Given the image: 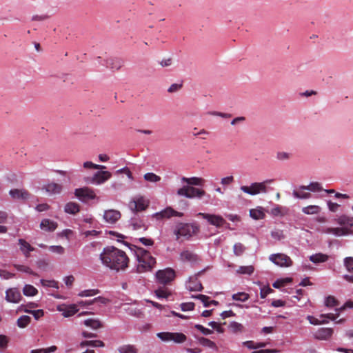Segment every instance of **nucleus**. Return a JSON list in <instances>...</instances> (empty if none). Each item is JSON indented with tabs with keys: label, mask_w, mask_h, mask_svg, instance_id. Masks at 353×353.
<instances>
[{
	"label": "nucleus",
	"mask_w": 353,
	"mask_h": 353,
	"mask_svg": "<svg viewBox=\"0 0 353 353\" xmlns=\"http://www.w3.org/2000/svg\"><path fill=\"white\" fill-rule=\"evenodd\" d=\"M100 259L104 265L116 271L125 270L130 261L125 252L112 246L103 249Z\"/></svg>",
	"instance_id": "f257e3e1"
},
{
	"label": "nucleus",
	"mask_w": 353,
	"mask_h": 353,
	"mask_svg": "<svg viewBox=\"0 0 353 353\" xmlns=\"http://www.w3.org/2000/svg\"><path fill=\"white\" fill-rule=\"evenodd\" d=\"M136 254L138 261L137 271L139 272L150 270L156 263V259L151 256L148 251L143 248H139Z\"/></svg>",
	"instance_id": "f03ea898"
},
{
	"label": "nucleus",
	"mask_w": 353,
	"mask_h": 353,
	"mask_svg": "<svg viewBox=\"0 0 353 353\" xmlns=\"http://www.w3.org/2000/svg\"><path fill=\"white\" fill-rule=\"evenodd\" d=\"M199 232V227L196 224L181 223L178 229L174 231V234L176 236V239H179L180 236L189 239Z\"/></svg>",
	"instance_id": "7ed1b4c3"
},
{
	"label": "nucleus",
	"mask_w": 353,
	"mask_h": 353,
	"mask_svg": "<svg viewBox=\"0 0 353 353\" xmlns=\"http://www.w3.org/2000/svg\"><path fill=\"white\" fill-rule=\"evenodd\" d=\"M272 181V179H270L261 183H252L250 186L242 185L241 186L240 189L241 191L246 194L250 195H256L257 194H259L260 192H266V184L270 183Z\"/></svg>",
	"instance_id": "20e7f679"
},
{
	"label": "nucleus",
	"mask_w": 353,
	"mask_h": 353,
	"mask_svg": "<svg viewBox=\"0 0 353 353\" xmlns=\"http://www.w3.org/2000/svg\"><path fill=\"white\" fill-rule=\"evenodd\" d=\"M177 194L179 196H183L189 199L192 198H201L205 194V192L203 190L196 188L192 186H183L177 190Z\"/></svg>",
	"instance_id": "39448f33"
},
{
	"label": "nucleus",
	"mask_w": 353,
	"mask_h": 353,
	"mask_svg": "<svg viewBox=\"0 0 353 353\" xmlns=\"http://www.w3.org/2000/svg\"><path fill=\"white\" fill-rule=\"evenodd\" d=\"M175 276V271L170 268L159 270L156 273L157 281L163 285L170 283L174 279Z\"/></svg>",
	"instance_id": "423d86ee"
},
{
	"label": "nucleus",
	"mask_w": 353,
	"mask_h": 353,
	"mask_svg": "<svg viewBox=\"0 0 353 353\" xmlns=\"http://www.w3.org/2000/svg\"><path fill=\"white\" fill-rule=\"evenodd\" d=\"M157 336L163 341H173L176 343H182L187 339L186 336L180 332H159L157 334Z\"/></svg>",
	"instance_id": "0eeeda50"
},
{
	"label": "nucleus",
	"mask_w": 353,
	"mask_h": 353,
	"mask_svg": "<svg viewBox=\"0 0 353 353\" xmlns=\"http://www.w3.org/2000/svg\"><path fill=\"white\" fill-rule=\"evenodd\" d=\"M74 194L77 198L83 202H86L89 200L96 198V194L94 191L88 187L76 189L74 191Z\"/></svg>",
	"instance_id": "6e6552de"
},
{
	"label": "nucleus",
	"mask_w": 353,
	"mask_h": 353,
	"mask_svg": "<svg viewBox=\"0 0 353 353\" xmlns=\"http://www.w3.org/2000/svg\"><path fill=\"white\" fill-rule=\"evenodd\" d=\"M270 260L281 267H290L292 265L291 259L284 254H274L270 256Z\"/></svg>",
	"instance_id": "1a4fd4ad"
},
{
	"label": "nucleus",
	"mask_w": 353,
	"mask_h": 353,
	"mask_svg": "<svg viewBox=\"0 0 353 353\" xmlns=\"http://www.w3.org/2000/svg\"><path fill=\"white\" fill-rule=\"evenodd\" d=\"M198 216H201L203 219L207 220L210 224L217 228L223 226L225 223V219L220 215L199 212Z\"/></svg>",
	"instance_id": "9d476101"
},
{
	"label": "nucleus",
	"mask_w": 353,
	"mask_h": 353,
	"mask_svg": "<svg viewBox=\"0 0 353 353\" xmlns=\"http://www.w3.org/2000/svg\"><path fill=\"white\" fill-rule=\"evenodd\" d=\"M110 302L109 299L103 297L98 296L90 301H79L76 305L81 307H88L91 305H96V310L99 308L101 305H106Z\"/></svg>",
	"instance_id": "9b49d317"
},
{
	"label": "nucleus",
	"mask_w": 353,
	"mask_h": 353,
	"mask_svg": "<svg viewBox=\"0 0 353 353\" xmlns=\"http://www.w3.org/2000/svg\"><path fill=\"white\" fill-rule=\"evenodd\" d=\"M111 176L112 174L110 172L101 170L97 172L88 181L92 184L99 185L110 179Z\"/></svg>",
	"instance_id": "f8f14e48"
},
{
	"label": "nucleus",
	"mask_w": 353,
	"mask_h": 353,
	"mask_svg": "<svg viewBox=\"0 0 353 353\" xmlns=\"http://www.w3.org/2000/svg\"><path fill=\"white\" fill-rule=\"evenodd\" d=\"M149 205V201L144 199L143 196H139L134 199L130 203L131 210L134 212H141L148 208Z\"/></svg>",
	"instance_id": "ddd939ff"
},
{
	"label": "nucleus",
	"mask_w": 353,
	"mask_h": 353,
	"mask_svg": "<svg viewBox=\"0 0 353 353\" xmlns=\"http://www.w3.org/2000/svg\"><path fill=\"white\" fill-rule=\"evenodd\" d=\"M182 216H183L182 212H177L176 210H174L173 208H172L171 207H168L165 210L153 214V217L156 218L157 220H161V219H169L172 216L181 217Z\"/></svg>",
	"instance_id": "4468645a"
},
{
	"label": "nucleus",
	"mask_w": 353,
	"mask_h": 353,
	"mask_svg": "<svg viewBox=\"0 0 353 353\" xmlns=\"http://www.w3.org/2000/svg\"><path fill=\"white\" fill-rule=\"evenodd\" d=\"M57 310L62 312V315L64 317L72 316L79 312V308L76 304H71L69 305H61L58 306Z\"/></svg>",
	"instance_id": "2eb2a0df"
},
{
	"label": "nucleus",
	"mask_w": 353,
	"mask_h": 353,
	"mask_svg": "<svg viewBox=\"0 0 353 353\" xmlns=\"http://www.w3.org/2000/svg\"><path fill=\"white\" fill-rule=\"evenodd\" d=\"M6 299L10 303H17L21 299V294L19 289L14 288L6 290Z\"/></svg>",
	"instance_id": "dca6fc26"
},
{
	"label": "nucleus",
	"mask_w": 353,
	"mask_h": 353,
	"mask_svg": "<svg viewBox=\"0 0 353 353\" xmlns=\"http://www.w3.org/2000/svg\"><path fill=\"white\" fill-rule=\"evenodd\" d=\"M121 218V213L118 210H108L104 212L103 219L108 223L114 224Z\"/></svg>",
	"instance_id": "f3484780"
},
{
	"label": "nucleus",
	"mask_w": 353,
	"mask_h": 353,
	"mask_svg": "<svg viewBox=\"0 0 353 353\" xmlns=\"http://www.w3.org/2000/svg\"><path fill=\"white\" fill-rule=\"evenodd\" d=\"M10 195L13 199L26 201L30 198V193L25 189H12L10 190Z\"/></svg>",
	"instance_id": "a211bd4d"
},
{
	"label": "nucleus",
	"mask_w": 353,
	"mask_h": 353,
	"mask_svg": "<svg viewBox=\"0 0 353 353\" xmlns=\"http://www.w3.org/2000/svg\"><path fill=\"white\" fill-rule=\"evenodd\" d=\"M334 330L330 327L319 328L314 334V336L318 340H327L333 334Z\"/></svg>",
	"instance_id": "6ab92c4d"
},
{
	"label": "nucleus",
	"mask_w": 353,
	"mask_h": 353,
	"mask_svg": "<svg viewBox=\"0 0 353 353\" xmlns=\"http://www.w3.org/2000/svg\"><path fill=\"white\" fill-rule=\"evenodd\" d=\"M124 64V61L119 58L111 57L106 60V67L112 70H119Z\"/></svg>",
	"instance_id": "aec40b11"
},
{
	"label": "nucleus",
	"mask_w": 353,
	"mask_h": 353,
	"mask_svg": "<svg viewBox=\"0 0 353 353\" xmlns=\"http://www.w3.org/2000/svg\"><path fill=\"white\" fill-rule=\"evenodd\" d=\"M50 194H59L62 192L63 186L59 183L51 182L43 188Z\"/></svg>",
	"instance_id": "412c9836"
},
{
	"label": "nucleus",
	"mask_w": 353,
	"mask_h": 353,
	"mask_svg": "<svg viewBox=\"0 0 353 353\" xmlns=\"http://www.w3.org/2000/svg\"><path fill=\"white\" fill-rule=\"evenodd\" d=\"M180 259L182 261L190 263H196L199 260L198 256L189 250H185L180 254Z\"/></svg>",
	"instance_id": "4be33fe9"
},
{
	"label": "nucleus",
	"mask_w": 353,
	"mask_h": 353,
	"mask_svg": "<svg viewBox=\"0 0 353 353\" xmlns=\"http://www.w3.org/2000/svg\"><path fill=\"white\" fill-rule=\"evenodd\" d=\"M19 245L20 250L23 252L26 258L30 256V252L34 250V248L24 239H19Z\"/></svg>",
	"instance_id": "5701e85b"
},
{
	"label": "nucleus",
	"mask_w": 353,
	"mask_h": 353,
	"mask_svg": "<svg viewBox=\"0 0 353 353\" xmlns=\"http://www.w3.org/2000/svg\"><path fill=\"white\" fill-rule=\"evenodd\" d=\"M40 228L45 231L52 232L57 229V223L48 219H45L41 221Z\"/></svg>",
	"instance_id": "b1692460"
},
{
	"label": "nucleus",
	"mask_w": 353,
	"mask_h": 353,
	"mask_svg": "<svg viewBox=\"0 0 353 353\" xmlns=\"http://www.w3.org/2000/svg\"><path fill=\"white\" fill-rule=\"evenodd\" d=\"M324 232L336 236H343L348 234V229L345 228H327L325 229Z\"/></svg>",
	"instance_id": "393cba45"
},
{
	"label": "nucleus",
	"mask_w": 353,
	"mask_h": 353,
	"mask_svg": "<svg viewBox=\"0 0 353 353\" xmlns=\"http://www.w3.org/2000/svg\"><path fill=\"white\" fill-rule=\"evenodd\" d=\"M190 291H201L203 290L202 284L196 278H191L187 285Z\"/></svg>",
	"instance_id": "a878e982"
},
{
	"label": "nucleus",
	"mask_w": 353,
	"mask_h": 353,
	"mask_svg": "<svg viewBox=\"0 0 353 353\" xmlns=\"http://www.w3.org/2000/svg\"><path fill=\"white\" fill-rule=\"evenodd\" d=\"M336 221L341 225L348 227L353 226V217H350L346 215H341L338 217Z\"/></svg>",
	"instance_id": "bb28decb"
},
{
	"label": "nucleus",
	"mask_w": 353,
	"mask_h": 353,
	"mask_svg": "<svg viewBox=\"0 0 353 353\" xmlns=\"http://www.w3.org/2000/svg\"><path fill=\"white\" fill-rule=\"evenodd\" d=\"M65 212L68 214H75L80 210V206L74 202H69L65 205Z\"/></svg>",
	"instance_id": "cd10ccee"
},
{
	"label": "nucleus",
	"mask_w": 353,
	"mask_h": 353,
	"mask_svg": "<svg viewBox=\"0 0 353 353\" xmlns=\"http://www.w3.org/2000/svg\"><path fill=\"white\" fill-rule=\"evenodd\" d=\"M181 180L183 182H185L191 185H203L205 182L203 179L199 177H183Z\"/></svg>",
	"instance_id": "c85d7f7f"
},
{
	"label": "nucleus",
	"mask_w": 353,
	"mask_h": 353,
	"mask_svg": "<svg viewBox=\"0 0 353 353\" xmlns=\"http://www.w3.org/2000/svg\"><path fill=\"white\" fill-rule=\"evenodd\" d=\"M84 325L94 330H97L103 327L102 323L99 319H88L84 321Z\"/></svg>",
	"instance_id": "c756f323"
},
{
	"label": "nucleus",
	"mask_w": 353,
	"mask_h": 353,
	"mask_svg": "<svg viewBox=\"0 0 353 353\" xmlns=\"http://www.w3.org/2000/svg\"><path fill=\"white\" fill-rule=\"evenodd\" d=\"M301 190H310L312 192H320L323 188L319 182H312L309 185H302L299 188Z\"/></svg>",
	"instance_id": "7c9ffc66"
},
{
	"label": "nucleus",
	"mask_w": 353,
	"mask_h": 353,
	"mask_svg": "<svg viewBox=\"0 0 353 353\" xmlns=\"http://www.w3.org/2000/svg\"><path fill=\"white\" fill-rule=\"evenodd\" d=\"M105 344L102 341L94 340V341H83L80 343V347H84L86 346H90L93 347H104Z\"/></svg>",
	"instance_id": "2f4dec72"
},
{
	"label": "nucleus",
	"mask_w": 353,
	"mask_h": 353,
	"mask_svg": "<svg viewBox=\"0 0 353 353\" xmlns=\"http://www.w3.org/2000/svg\"><path fill=\"white\" fill-rule=\"evenodd\" d=\"M327 259L328 256L323 253H317L310 256V260L314 263L325 262Z\"/></svg>",
	"instance_id": "473e14b6"
},
{
	"label": "nucleus",
	"mask_w": 353,
	"mask_h": 353,
	"mask_svg": "<svg viewBox=\"0 0 353 353\" xmlns=\"http://www.w3.org/2000/svg\"><path fill=\"white\" fill-rule=\"evenodd\" d=\"M320 211L321 208L316 205H310L302 208V212L305 214H317Z\"/></svg>",
	"instance_id": "72a5a7b5"
},
{
	"label": "nucleus",
	"mask_w": 353,
	"mask_h": 353,
	"mask_svg": "<svg viewBox=\"0 0 353 353\" xmlns=\"http://www.w3.org/2000/svg\"><path fill=\"white\" fill-rule=\"evenodd\" d=\"M130 225H132L134 230H139L143 228V230H146L148 229V225L143 222V221L138 220L136 218H133L131 219Z\"/></svg>",
	"instance_id": "f704fd0d"
},
{
	"label": "nucleus",
	"mask_w": 353,
	"mask_h": 353,
	"mask_svg": "<svg viewBox=\"0 0 353 353\" xmlns=\"http://www.w3.org/2000/svg\"><path fill=\"white\" fill-rule=\"evenodd\" d=\"M198 341L201 345L205 347H208L212 349H214L217 350V346L216 345V343L213 342L212 341L205 338V337H200L198 339Z\"/></svg>",
	"instance_id": "c9c22d12"
},
{
	"label": "nucleus",
	"mask_w": 353,
	"mask_h": 353,
	"mask_svg": "<svg viewBox=\"0 0 353 353\" xmlns=\"http://www.w3.org/2000/svg\"><path fill=\"white\" fill-rule=\"evenodd\" d=\"M246 248L241 243H236L233 246L234 254L236 256H240L245 252Z\"/></svg>",
	"instance_id": "e433bc0d"
},
{
	"label": "nucleus",
	"mask_w": 353,
	"mask_h": 353,
	"mask_svg": "<svg viewBox=\"0 0 353 353\" xmlns=\"http://www.w3.org/2000/svg\"><path fill=\"white\" fill-rule=\"evenodd\" d=\"M119 353H137V349L133 345H123L118 348Z\"/></svg>",
	"instance_id": "4c0bfd02"
},
{
	"label": "nucleus",
	"mask_w": 353,
	"mask_h": 353,
	"mask_svg": "<svg viewBox=\"0 0 353 353\" xmlns=\"http://www.w3.org/2000/svg\"><path fill=\"white\" fill-rule=\"evenodd\" d=\"M23 292L25 296H33L38 293V290L31 285H26L23 287Z\"/></svg>",
	"instance_id": "58836bf2"
},
{
	"label": "nucleus",
	"mask_w": 353,
	"mask_h": 353,
	"mask_svg": "<svg viewBox=\"0 0 353 353\" xmlns=\"http://www.w3.org/2000/svg\"><path fill=\"white\" fill-rule=\"evenodd\" d=\"M254 271V268L252 265L248 266H240L237 270L236 273L240 274H248L251 275Z\"/></svg>",
	"instance_id": "ea45409f"
},
{
	"label": "nucleus",
	"mask_w": 353,
	"mask_h": 353,
	"mask_svg": "<svg viewBox=\"0 0 353 353\" xmlns=\"http://www.w3.org/2000/svg\"><path fill=\"white\" fill-rule=\"evenodd\" d=\"M30 317L27 315H23L17 320V325L21 328L26 327L30 323Z\"/></svg>",
	"instance_id": "a19ab883"
},
{
	"label": "nucleus",
	"mask_w": 353,
	"mask_h": 353,
	"mask_svg": "<svg viewBox=\"0 0 353 353\" xmlns=\"http://www.w3.org/2000/svg\"><path fill=\"white\" fill-rule=\"evenodd\" d=\"M232 298L234 301L245 302L250 299V295L245 292H238L236 294H234Z\"/></svg>",
	"instance_id": "79ce46f5"
},
{
	"label": "nucleus",
	"mask_w": 353,
	"mask_h": 353,
	"mask_svg": "<svg viewBox=\"0 0 353 353\" xmlns=\"http://www.w3.org/2000/svg\"><path fill=\"white\" fill-rule=\"evenodd\" d=\"M325 305L327 307H333L339 305V301L333 296H328L325 301Z\"/></svg>",
	"instance_id": "37998d69"
},
{
	"label": "nucleus",
	"mask_w": 353,
	"mask_h": 353,
	"mask_svg": "<svg viewBox=\"0 0 353 353\" xmlns=\"http://www.w3.org/2000/svg\"><path fill=\"white\" fill-rule=\"evenodd\" d=\"M143 178L145 181L152 183L159 182L161 177L152 172H148L144 174Z\"/></svg>",
	"instance_id": "c03bdc74"
},
{
	"label": "nucleus",
	"mask_w": 353,
	"mask_h": 353,
	"mask_svg": "<svg viewBox=\"0 0 353 353\" xmlns=\"http://www.w3.org/2000/svg\"><path fill=\"white\" fill-rule=\"evenodd\" d=\"M250 214L252 218L256 220L263 219L265 214L261 210L252 209L250 211Z\"/></svg>",
	"instance_id": "a18cd8bd"
},
{
	"label": "nucleus",
	"mask_w": 353,
	"mask_h": 353,
	"mask_svg": "<svg viewBox=\"0 0 353 353\" xmlns=\"http://www.w3.org/2000/svg\"><path fill=\"white\" fill-rule=\"evenodd\" d=\"M99 292L100 291L98 289H90L83 290L80 292L78 295L81 297L92 296L98 294Z\"/></svg>",
	"instance_id": "49530a36"
},
{
	"label": "nucleus",
	"mask_w": 353,
	"mask_h": 353,
	"mask_svg": "<svg viewBox=\"0 0 353 353\" xmlns=\"http://www.w3.org/2000/svg\"><path fill=\"white\" fill-rule=\"evenodd\" d=\"M292 281V278H285V279H279V280L276 281L273 283L272 285L275 288H281L283 286H285L286 284L290 283Z\"/></svg>",
	"instance_id": "de8ad7c7"
},
{
	"label": "nucleus",
	"mask_w": 353,
	"mask_h": 353,
	"mask_svg": "<svg viewBox=\"0 0 353 353\" xmlns=\"http://www.w3.org/2000/svg\"><path fill=\"white\" fill-rule=\"evenodd\" d=\"M83 166L85 169L103 170V169L105 168V165H97V164L93 163L91 161H85V162H84Z\"/></svg>",
	"instance_id": "09e8293b"
},
{
	"label": "nucleus",
	"mask_w": 353,
	"mask_h": 353,
	"mask_svg": "<svg viewBox=\"0 0 353 353\" xmlns=\"http://www.w3.org/2000/svg\"><path fill=\"white\" fill-rule=\"evenodd\" d=\"M155 294L158 298H167L170 294L167 288H159L155 290Z\"/></svg>",
	"instance_id": "8fccbe9b"
},
{
	"label": "nucleus",
	"mask_w": 353,
	"mask_h": 353,
	"mask_svg": "<svg viewBox=\"0 0 353 353\" xmlns=\"http://www.w3.org/2000/svg\"><path fill=\"white\" fill-rule=\"evenodd\" d=\"M229 327L234 333L241 332L243 330V325L236 321L230 323Z\"/></svg>",
	"instance_id": "3c124183"
},
{
	"label": "nucleus",
	"mask_w": 353,
	"mask_h": 353,
	"mask_svg": "<svg viewBox=\"0 0 353 353\" xmlns=\"http://www.w3.org/2000/svg\"><path fill=\"white\" fill-rule=\"evenodd\" d=\"M192 298L199 299L205 307H209L210 305V297L203 295V294H198L195 296H192Z\"/></svg>",
	"instance_id": "603ef678"
},
{
	"label": "nucleus",
	"mask_w": 353,
	"mask_h": 353,
	"mask_svg": "<svg viewBox=\"0 0 353 353\" xmlns=\"http://www.w3.org/2000/svg\"><path fill=\"white\" fill-rule=\"evenodd\" d=\"M292 194L294 197L302 199H309L311 197V194L310 192H304L301 191L294 190Z\"/></svg>",
	"instance_id": "864d4df0"
},
{
	"label": "nucleus",
	"mask_w": 353,
	"mask_h": 353,
	"mask_svg": "<svg viewBox=\"0 0 353 353\" xmlns=\"http://www.w3.org/2000/svg\"><path fill=\"white\" fill-rule=\"evenodd\" d=\"M41 283L43 286L45 287H49V288H58V283L54 280H45L41 279Z\"/></svg>",
	"instance_id": "5fc2aeb1"
},
{
	"label": "nucleus",
	"mask_w": 353,
	"mask_h": 353,
	"mask_svg": "<svg viewBox=\"0 0 353 353\" xmlns=\"http://www.w3.org/2000/svg\"><path fill=\"white\" fill-rule=\"evenodd\" d=\"M344 265L348 272H353V257L349 256L345 258Z\"/></svg>",
	"instance_id": "6e6d98bb"
},
{
	"label": "nucleus",
	"mask_w": 353,
	"mask_h": 353,
	"mask_svg": "<svg viewBox=\"0 0 353 353\" xmlns=\"http://www.w3.org/2000/svg\"><path fill=\"white\" fill-rule=\"evenodd\" d=\"M14 267L20 272H26L30 274L35 275L34 272L28 266L23 265H18L15 264L14 265Z\"/></svg>",
	"instance_id": "4d7b16f0"
},
{
	"label": "nucleus",
	"mask_w": 353,
	"mask_h": 353,
	"mask_svg": "<svg viewBox=\"0 0 353 353\" xmlns=\"http://www.w3.org/2000/svg\"><path fill=\"white\" fill-rule=\"evenodd\" d=\"M194 327L202 332L204 335H210L213 333V331L212 330H210L208 328H205L203 325L200 324H196L194 325Z\"/></svg>",
	"instance_id": "13d9d810"
},
{
	"label": "nucleus",
	"mask_w": 353,
	"mask_h": 353,
	"mask_svg": "<svg viewBox=\"0 0 353 353\" xmlns=\"http://www.w3.org/2000/svg\"><path fill=\"white\" fill-rule=\"evenodd\" d=\"M292 154L285 152H279L276 154V158L280 161H285L290 159Z\"/></svg>",
	"instance_id": "bf43d9fd"
},
{
	"label": "nucleus",
	"mask_w": 353,
	"mask_h": 353,
	"mask_svg": "<svg viewBox=\"0 0 353 353\" xmlns=\"http://www.w3.org/2000/svg\"><path fill=\"white\" fill-rule=\"evenodd\" d=\"M182 87H183V83H173L168 89V92H170V93L176 92H178L179 90H180Z\"/></svg>",
	"instance_id": "052dcab7"
},
{
	"label": "nucleus",
	"mask_w": 353,
	"mask_h": 353,
	"mask_svg": "<svg viewBox=\"0 0 353 353\" xmlns=\"http://www.w3.org/2000/svg\"><path fill=\"white\" fill-rule=\"evenodd\" d=\"M26 312H29L33 315L35 319L38 320L41 317H42L44 315V312L43 310H26Z\"/></svg>",
	"instance_id": "680f3d73"
},
{
	"label": "nucleus",
	"mask_w": 353,
	"mask_h": 353,
	"mask_svg": "<svg viewBox=\"0 0 353 353\" xmlns=\"http://www.w3.org/2000/svg\"><path fill=\"white\" fill-rule=\"evenodd\" d=\"M181 308L183 311H191L194 308V303L192 302L183 303L181 304Z\"/></svg>",
	"instance_id": "e2e57ef3"
},
{
	"label": "nucleus",
	"mask_w": 353,
	"mask_h": 353,
	"mask_svg": "<svg viewBox=\"0 0 353 353\" xmlns=\"http://www.w3.org/2000/svg\"><path fill=\"white\" fill-rule=\"evenodd\" d=\"M273 292V290L270 287H263L261 289L260 296L261 299H265L269 294Z\"/></svg>",
	"instance_id": "0e129e2a"
},
{
	"label": "nucleus",
	"mask_w": 353,
	"mask_h": 353,
	"mask_svg": "<svg viewBox=\"0 0 353 353\" xmlns=\"http://www.w3.org/2000/svg\"><path fill=\"white\" fill-rule=\"evenodd\" d=\"M49 250L52 252H55L59 254L64 253V248L61 245H52L49 247Z\"/></svg>",
	"instance_id": "69168bd1"
},
{
	"label": "nucleus",
	"mask_w": 353,
	"mask_h": 353,
	"mask_svg": "<svg viewBox=\"0 0 353 353\" xmlns=\"http://www.w3.org/2000/svg\"><path fill=\"white\" fill-rule=\"evenodd\" d=\"M271 235H272V238L277 239V240H281L284 238L283 231L279 230L272 231L271 233Z\"/></svg>",
	"instance_id": "338daca9"
},
{
	"label": "nucleus",
	"mask_w": 353,
	"mask_h": 353,
	"mask_svg": "<svg viewBox=\"0 0 353 353\" xmlns=\"http://www.w3.org/2000/svg\"><path fill=\"white\" fill-rule=\"evenodd\" d=\"M14 276V274L10 273L5 270H0V277L4 279H9Z\"/></svg>",
	"instance_id": "774afa93"
}]
</instances>
